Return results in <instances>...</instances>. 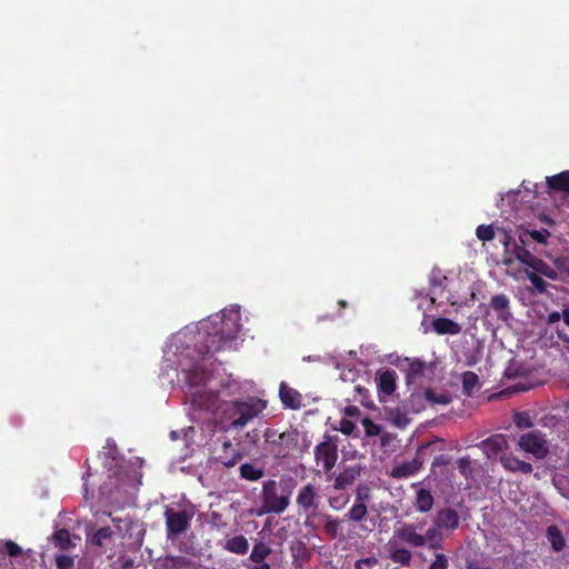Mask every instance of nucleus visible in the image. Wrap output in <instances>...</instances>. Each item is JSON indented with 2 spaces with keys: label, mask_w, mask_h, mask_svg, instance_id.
<instances>
[{
  "label": "nucleus",
  "mask_w": 569,
  "mask_h": 569,
  "mask_svg": "<svg viewBox=\"0 0 569 569\" xmlns=\"http://www.w3.org/2000/svg\"><path fill=\"white\" fill-rule=\"evenodd\" d=\"M186 380L190 389L201 387L209 380V373L202 366L196 365L186 373Z\"/></svg>",
  "instance_id": "nucleus-24"
},
{
  "label": "nucleus",
  "mask_w": 569,
  "mask_h": 569,
  "mask_svg": "<svg viewBox=\"0 0 569 569\" xmlns=\"http://www.w3.org/2000/svg\"><path fill=\"white\" fill-rule=\"evenodd\" d=\"M431 326L435 332L438 335L456 336L461 332V326L449 318H436L432 320Z\"/></svg>",
  "instance_id": "nucleus-21"
},
{
  "label": "nucleus",
  "mask_w": 569,
  "mask_h": 569,
  "mask_svg": "<svg viewBox=\"0 0 569 569\" xmlns=\"http://www.w3.org/2000/svg\"><path fill=\"white\" fill-rule=\"evenodd\" d=\"M362 426L368 437H375L380 435L381 432V427L377 425L375 421H372L370 418H363Z\"/></svg>",
  "instance_id": "nucleus-45"
},
{
  "label": "nucleus",
  "mask_w": 569,
  "mask_h": 569,
  "mask_svg": "<svg viewBox=\"0 0 569 569\" xmlns=\"http://www.w3.org/2000/svg\"><path fill=\"white\" fill-rule=\"evenodd\" d=\"M449 402V399L447 396L445 395H440V396H437V398L433 399V403H441V405H446Z\"/></svg>",
  "instance_id": "nucleus-58"
},
{
  "label": "nucleus",
  "mask_w": 569,
  "mask_h": 569,
  "mask_svg": "<svg viewBox=\"0 0 569 569\" xmlns=\"http://www.w3.org/2000/svg\"><path fill=\"white\" fill-rule=\"evenodd\" d=\"M363 467L360 463H355L346 467L335 478L333 488L336 490H343L348 486L352 485L360 476Z\"/></svg>",
  "instance_id": "nucleus-13"
},
{
  "label": "nucleus",
  "mask_w": 569,
  "mask_h": 569,
  "mask_svg": "<svg viewBox=\"0 0 569 569\" xmlns=\"http://www.w3.org/2000/svg\"><path fill=\"white\" fill-rule=\"evenodd\" d=\"M478 375L475 373L473 371H466L462 375V389L466 395L470 396L473 389L478 386Z\"/></svg>",
  "instance_id": "nucleus-36"
},
{
  "label": "nucleus",
  "mask_w": 569,
  "mask_h": 569,
  "mask_svg": "<svg viewBox=\"0 0 569 569\" xmlns=\"http://www.w3.org/2000/svg\"><path fill=\"white\" fill-rule=\"evenodd\" d=\"M277 438L276 456L284 458L298 445L299 431L297 429H288L280 432V436H277Z\"/></svg>",
  "instance_id": "nucleus-12"
},
{
  "label": "nucleus",
  "mask_w": 569,
  "mask_h": 569,
  "mask_svg": "<svg viewBox=\"0 0 569 569\" xmlns=\"http://www.w3.org/2000/svg\"><path fill=\"white\" fill-rule=\"evenodd\" d=\"M443 536L442 529L436 525L430 527L425 533L418 531L415 523L403 522L395 528L392 537L385 546L388 558L402 567H409L413 559L411 549L426 548L427 543Z\"/></svg>",
  "instance_id": "nucleus-2"
},
{
  "label": "nucleus",
  "mask_w": 569,
  "mask_h": 569,
  "mask_svg": "<svg viewBox=\"0 0 569 569\" xmlns=\"http://www.w3.org/2000/svg\"><path fill=\"white\" fill-rule=\"evenodd\" d=\"M433 506V497L428 489L420 488L417 491L415 507L420 512H428Z\"/></svg>",
  "instance_id": "nucleus-29"
},
{
  "label": "nucleus",
  "mask_w": 569,
  "mask_h": 569,
  "mask_svg": "<svg viewBox=\"0 0 569 569\" xmlns=\"http://www.w3.org/2000/svg\"><path fill=\"white\" fill-rule=\"evenodd\" d=\"M443 540H445V537L443 536H439V539L437 540H432V541H429V543H427V548L430 549V550H442L443 549Z\"/></svg>",
  "instance_id": "nucleus-52"
},
{
  "label": "nucleus",
  "mask_w": 569,
  "mask_h": 569,
  "mask_svg": "<svg viewBox=\"0 0 569 569\" xmlns=\"http://www.w3.org/2000/svg\"><path fill=\"white\" fill-rule=\"evenodd\" d=\"M57 569H74V558L68 555H57L54 557Z\"/></svg>",
  "instance_id": "nucleus-41"
},
{
  "label": "nucleus",
  "mask_w": 569,
  "mask_h": 569,
  "mask_svg": "<svg viewBox=\"0 0 569 569\" xmlns=\"http://www.w3.org/2000/svg\"><path fill=\"white\" fill-rule=\"evenodd\" d=\"M322 520L325 521L323 525V532L325 535L330 539H336L341 530V520L338 518L332 517L328 513L321 515Z\"/></svg>",
  "instance_id": "nucleus-26"
},
{
  "label": "nucleus",
  "mask_w": 569,
  "mask_h": 569,
  "mask_svg": "<svg viewBox=\"0 0 569 569\" xmlns=\"http://www.w3.org/2000/svg\"><path fill=\"white\" fill-rule=\"evenodd\" d=\"M483 307L486 308V315H489V309H491L496 312L497 318L503 322L512 318V313L510 312V299L505 293L492 296L489 305Z\"/></svg>",
  "instance_id": "nucleus-11"
},
{
  "label": "nucleus",
  "mask_w": 569,
  "mask_h": 569,
  "mask_svg": "<svg viewBox=\"0 0 569 569\" xmlns=\"http://www.w3.org/2000/svg\"><path fill=\"white\" fill-rule=\"evenodd\" d=\"M222 549L237 556H244L249 551V541L243 535H227L223 542Z\"/></svg>",
  "instance_id": "nucleus-16"
},
{
  "label": "nucleus",
  "mask_w": 569,
  "mask_h": 569,
  "mask_svg": "<svg viewBox=\"0 0 569 569\" xmlns=\"http://www.w3.org/2000/svg\"><path fill=\"white\" fill-rule=\"evenodd\" d=\"M359 409L356 407V406H349L346 408V413L348 416H356V415H359Z\"/></svg>",
  "instance_id": "nucleus-59"
},
{
  "label": "nucleus",
  "mask_w": 569,
  "mask_h": 569,
  "mask_svg": "<svg viewBox=\"0 0 569 569\" xmlns=\"http://www.w3.org/2000/svg\"><path fill=\"white\" fill-rule=\"evenodd\" d=\"M433 525L445 531L452 532L459 528L460 517L455 509L442 508L437 511L433 518Z\"/></svg>",
  "instance_id": "nucleus-10"
},
{
  "label": "nucleus",
  "mask_w": 569,
  "mask_h": 569,
  "mask_svg": "<svg viewBox=\"0 0 569 569\" xmlns=\"http://www.w3.org/2000/svg\"><path fill=\"white\" fill-rule=\"evenodd\" d=\"M449 568V558L442 552H436L435 559L429 565L428 569H448Z\"/></svg>",
  "instance_id": "nucleus-42"
},
{
  "label": "nucleus",
  "mask_w": 569,
  "mask_h": 569,
  "mask_svg": "<svg viewBox=\"0 0 569 569\" xmlns=\"http://www.w3.org/2000/svg\"><path fill=\"white\" fill-rule=\"evenodd\" d=\"M407 361L409 362L408 368L406 370L407 385L422 383L423 379L427 377V371L429 369L426 361L418 358L412 360L407 359Z\"/></svg>",
  "instance_id": "nucleus-14"
},
{
  "label": "nucleus",
  "mask_w": 569,
  "mask_h": 569,
  "mask_svg": "<svg viewBox=\"0 0 569 569\" xmlns=\"http://www.w3.org/2000/svg\"><path fill=\"white\" fill-rule=\"evenodd\" d=\"M182 565V557H164L157 560L153 569H179Z\"/></svg>",
  "instance_id": "nucleus-34"
},
{
  "label": "nucleus",
  "mask_w": 569,
  "mask_h": 569,
  "mask_svg": "<svg viewBox=\"0 0 569 569\" xmlns=\"http://www.w3.org/2000/svg\"><path fill=\"white\" fill-rule=\"evenodd\" d=\"M254 566L250 567L249 569H271V566L267 562H253Z\"/></svg>",
  "instance_id": "nucleus-56"
},
{
  "label": "nucleus",
  "mask_w": 569,
  "mask_h": 569,
  "mask_svg": "<svg viewBox=\"0 0 569 569\" xmlns=\"http://www.w3.org/2000/svg\"><path fill=\"white\" fill-rule=\"evenodd\" d=\"M371 499V489L367 485H359L356 489L355 501L367 503Z\"/></svg>",
  "instance_id": "nucleus-43"
},
{
  "label": "nucleus",
  "mask_w": 569,
  "mask_h": 569,
  "mask_svg": "<svg viewBox=\"0 0 569 569\" xmlns=\"http://www.w3.org/2000/svg\"><path fill=\"white\" fill-rule=\"evenodd\" d=\"M411 473H412V469L409 463L397 466L393 468V471H392V475L395 477H408Z\"/></svg>",
  "instance_id": "nucleus-49"
},
{
  "label": "nucleus",
  "mask_w": 569,
  "mask_h": 569,
  "mask_svg": "<svg viewBox=\"0 0 569 569\" xmlns=\"http://www.w3.org/2000/svg\"><path fill=\"white\" fill-rule=\"evenodd\" d=\"M51 540L53 545L60 550H69L74 547L76 543L71 540V535L67 529H58L53 532Z\"/></svg>",
  "instance_id": "nucleus-28"
},
{
  "label": "nucleus",
  "mask_w": 569,
  "mask_h": 569,
  "mask_svg": "<svg viewBox=\"0 0 569 569\" xmlns=\"http://www.w3.org/2000/svg\"><path fill=\"white\" fill-rule=\"evenodd\" d=\"M500 463L506 470L511 472H520L523 475H529L532 472L531 463L520 460L512 453H503L500 457Z\"/></svg>",
  "instance_id": "nucleus-19"
},
{
  "label": "nucleus",
  "mask_w": 569,
  "mask_h": 569,
  "mask_svg": "<svg viewBox=\"0 0 569 569\" xmlns=\"http://www.w3.org/2000/svg\"><path fill=\"white\" fill-rule=\"evenodd\" d=\"M368 515L367 503L353 502L351 508L343 516V520L351 522H361Z\"/></svg>",
  "instance_id": "nucleus-27"
},
{
  "label": "nucleus",
  "mask_w": 569,
  "mask_h": 569,
  "mask_svg": "<svg viewBox=\"0 0 569 569\" xmlns=\"http://www.w3.org/2000/svg\"><path fill=\"white\" fill-rule=\"evenodd\" d=\"M313 455L316 463L322 466L323 472L330 473L338 460L337 438L326 436L325 440L315 447Z\"/></svg>",
  "instance_id": "nucleus-6"
},
{
  "label": "nucleus",
  "mask_w": 569,
  "mask_h": 569,
  "mask_svg": "<svg viewBox=\"0 0 569 569\" xmlns=\"http://www.w3.org/2000/svg\"><path fill=\"white\" fill-rule=\"evenodd\" d=\"M0 555L18 558L22 555V548L12 540H0Z\"/></svg>",
  "instance_id": "nucleus-33"
},
{
  "label": "nucleus",
  "mask_w": 569,
  "mask_h": 569,
  "mask_svg": "<svg viewBox=\"0 0 569 569\" xmlns=\"http://www.w3.org/2000/svg\"><path fill=\"white\" fill-rule=\"evenodd\" d=\"M388 419L393 426L398 428H406L410 422L407 412L400 408H392L388 410Z\"/></svg>",
  "instance_id": "nucleus-32"
},
{
  "label": "nucleus",
  "mask_w": 569,
  "mask_h": 569,
  "mask_svg": "<svg viewBox=\"0 0 569 569\" xmlns=\"http://www.w3.org/2000/svg\"><path fill=\"white\" fill-rule=\"evenodd\" d=\"M355 429H356V423L346 418L340 420L339 427L337 428V430H339L340 432H342L346 436H350L355 431Z\"/></svg>",
  "instance_id": "nucleus-48"
},
{
  "label": "nucleus",
  "mask_w": 569,
  "mask_h": 569,
  "mask_svg": "<svg viewBox=\"0 0 569 569\" xmlns=\"http://www.w3.org/2000/svg\"><path fill=\"white\" fill-rule=\"evenodd\" d=\"M338 303H339L341 307H343V308L347 306V302H346L345 300H339V302H338Z\"/></svg>",
  "instance_id": "nucleus-60"
},
{
  "label": "nucleus",
  "mask_w": 569,
  "mask_h": 569,
  "mask_svg": "<svg viewBox=\"0 0 569 569\" xmlns=\"http://www.w3.org/2000/svg\"><path fill=\"white\" fill-rule=\"evenodd\" d=\"M120 569H133L134 568V560L130 557H120Z\"/></svg>",
  "instance_id": "nucleus-53"
},
{
  "label": "nucleus",
  "mask_w": 569,
  "mask_h": 569,
  "mask_svg": "<svg viewBox=\"0 0 569 569\" xmlns=\"http://www.w3.org/2000/svg\"><path fill=\"white\" fill-rule=\"evenodd\" d=\"M296 503L298 508L307 515V519L305 521L306 528L316 529L313 522L310 521V517L316 513L320 503L316 486L309 482L301 487L297 495Z\"/></svg>",
  "instance_id": "nucleus-7"
},
{
  "label": "nucleus",
  "mask_w": 569,
  "mask_h": 569,
  "mask_svg": "<svg viewBox=\"0 0 569 569\" xmlns=\"http://www.w3.org/2000/svg\"><path fill=\"white\" fill-rule=\"evenodd\" d=\"M240 476L246 480L257 481L264 476V470L252 463L246 462L240 466Z\"/></svg>",
  "instance_id": "nucleus-31"
},
{
  "label": "nucleus",
  "mask_w": 569,
  "mask_h": 569,
  "mask_svg": "<svg viewBox=\"0 0 569 569\" xmlns=\"http://www.w3.org/2000/svg\"><path fill=\"white\" fill-rule=\"evenodd\" d=\"M279 397L284 408L298 410L302 406V396L296 389L281 382L279 387Z\"/></svg>",
  "instance_id": "nucleus-17"
},
{
  "label": "nucleus",
  "mask_w": 569,
  "mask_h": 569,
  "mask_svg": "<svg viewBox=\"0 0 569 569\" xmlns=\"http://www.w3.org/2000/svg\"><path fill=\"white\" fill-rule=\"evenodd\" d=\"M515 422L520 428H529L531 427L530 418L520 413L516 415Z\"/></svg>",
  "instance_id": "nucleus-51"
},
{
  "label": "nucleus",
  "mask_w": 569,
  "mask_h": 569,
  "mask_svg": "<svg viewBox=\"0 0 569 569\" xmlns=\"http://www.w3.org/2000/svg\"><path fill=\"white\" fill-rule=\"evenodd\" d=\"M297 486V480L289 477L276 480H268L262 486L261 502L263 510L269 513L280 515L290 503V497Z\"/></svg>",
  "instance_id": "nucleus-4"
},
{
  "label": "nucleus",
  "mask_w": 569,
  "mask_h": 569,
  "mask_svg": "<svg viewBox=\"0 0 569 569\" xmlns=\"http://www.w3.org/2000/svg\"><path fill=\"white\" fill-rule=\"evenodd\" d=\"M527 278L530 281V283L533 286V288L539 293L547 292V283L546 281L540 277V273L536 272H527Z\"/></svg>",
  "instance_id": "nucleus-39"
},
{
  "label": "nucleus",
  "mask_w": 569,
  "mask_h": 569,
  "mask_svg": "<svg viewBox=\"0 0 569 569\" xmlns=\"http://www.w3.org/2000/svg\"><path fill=\"white\" fill-rule=\"evenodd\" d=\"M560 319H562V313H560L558 311H553V312L549 313V316H548V323L549 325L557 323L560 321Z\"/></svg>",
  "instance_id": "nucleus-55"
},
{
  "label": "nucleus",
  "mask_w": 569,
  "mask_h": 569,
  "mask_svg": "<svg viewBox=\"0 0 569 569\" xmlns=\"http://www.w3.org/2000/svg\"><path fill=\"white\" fill-rule=\"evenodd\" d=\"M476 234L481 241H491L495 238V230L492 226L480 224L476 230Z\"/></svg>",
  "instance_id": "nucleus-44"
},
{
  "label": "nucleus",
  "mask_w": 569,
  "mask_h": 569,
  "mask_svg": "<svg viewBox=\"0 0 569 569\" xmlns=\"http://www.w3.org/2000/svg\"><path fill=\"white\" fill-rule=\"evenodd\" d=\"M209 523L218 530L224 529L228 526V523L223 520L222 515L213 510L209 513Z\"/></svg>",
  "instance_id": "nucleus-47"
},
{
  "label": "nucleus",
  "mask_w": 569,
  "mask_h": 569,
  "mask_svg": "<svg viewBox=\"0 0 569 569\" xmlns=\"http://www.w3.org/2000/svg\"><path fill=\"white\" fill-rule=\"evenodd\" d=\"M111 521H112L113 523H117V522H119V521H120V519L112 517V518H111Z\"/></svg>",
  "instance_id": "nucleus-61"
},
{
  "label": "nucleus",
  "mask_w": 569,
  "mask_h": 569,
  "mask_svg": "<svg viewBox=\"0 0 569 569\" xmlns=\"http://www.w3.org/2000/svg\"><path fill=\"white\" fill-rule=\"evenodd\" d=\"M425 397L428 401L433 403V399L437 398V395L435 393V391L432 389L428 388L425 391Z\"/></svg>",
  "instance_id": "nucleus-57"
},
{
  "label": "nucleus",
  "mask_w": 569,
  "mask_h": 569,
  "mask_svg": "<svg viewBox=\"0 0 569 569\" xmlns=\"http://www.w3.org/2000/svg\"><path fill=\"white\" fill-rule=\"evenodd\" d=\"M488 458L496 457L507 447L506 437L501 433L490 436L477 445Z\"/></svg>",
  "instance_id": "nucleus-15"
},
{
  "label": "nucleus",
  "mask_w": 569,
  "mask_h": 569,
  "mask_svg": "<svg viewBox=\"0 0 569 569\" xmlns=\"http://www.w3.org/2000/svg\"><path fill=\"white\" fill-rule=\"evenodd\" d=\"M562 321L563 325L567 327L560 328L559 326L556 328L558 338L565 342H569V309L562 310Z\"/></svg>",
  "instance_id": "nucleus-38"
},
{
  "label": "nucleus",
  "mask_w": 569,
  "mask_h": 569,
  "mask_svg": "<svg viewBox=\"0 0 569 569\" xmlns=\"http://www.w3.org/2000/svg\"><path fill=\"white\" fill-rule=\"evenodd\" d=\"M190 396L194 411L209 412L216 409L217 420L224 431L242 429L266 408L264 401L253 397L243 401H226L217 407L216 392L196 390Z\"/></svg>",
  "instance_id": "nucleus-1"
},
{
  "label": "nucleus",
  "mask_w": 569,
  "mask_h": 569,
  "mask_svg": "<svg viewBox=\"0 0 569 569\" xmlns=\"http://www.w3.org/2000/svg\"><path fill=\"white\" fill-rule=\"evenodd\" d=\"M241 459L242 453L237 448H234L231 442H223L221 452L218 456V460L223 466L233 467Z\"/></svg>",
  "instance_id": "nucleus-22"
},
{
  "label": "nucleus",
  "mask_w": 569,
  "mask_h": 569,
  "mask_svg": "<svg viewBox=\"0 0 569 569\" xmlns=\"http://www.w3.org/2000/svg\"><path fill=\"white\" fill-rule=\"evenodd\" d=\"M378 389L385 396H391L397 387V373L392 369H387L378 375Z\"/></svg>",
  "instance_id": "nucleus-20"
},
{
  "label": "nucleus",
  "mask_w": 569,
  "mask_h": 569,
  "mask_svg": "<svg viewBox=\"0 0 569 569\" xmlns=\"http://www.w3.org/2000/svg\"><path fill=\"white\" fill-rule=\"evenodd\" d=\"M112 530L110 527H102L98 529L90 538L92 545L102 547L106 540L111 539Z\"/></svg>",
  "instance_id": "nucleus-37"
},
{
  "label": "nucleus",
  "mask_w": 569,
  "mask_h": 569,
  "mask_svg": "<svg viewBox=\"0 0 569 569\" xmlns=\"http://www.w3.org/2000/svg\"><path fill=\"white\" fill-rule=\"evenodd\" d=\"M547 186L550 190L569 193V170L547 177Z\"/></svg>",
  "instance_id": "nucleus-25"
},
{
  "label": "nucleus",
  "mask_w": 569,
  "mask_h": 569,
  "mask_svg": "<svg viewBox=\"0 0 569 569\" xmlns=\"http://www.w3.org/2000/svg\"><path fill=\"white\" fill-rule=\"evenodd\" d=\"M518 446L521 450L531 453L537 459H543L549 453L546 436L539 430L521 435Z\"/></svg>",
  "instance_id": "nucleus-8"
},
{
  "label": "nucleus",
  "mask_w": 569,
  "mask_h": 569,
  "mask_svg": "<svg viewBox=\"0 0 569 569\" xmlns=\"http://www.w3.org/2000/svg\"><path fill=\"white\" fill-rule=\"evenodd\" d=\"M292 557V565L296 569H301L311 558V551L302 540H295L289 546Z\"/></svg>",
  "instance_id": "nucleus-18"
},
{
  "label": "nucleus",
  "mask_w": 569,
  "mask_h": 569,
  "mask_svg": "<svg viewBox=\"0 0 569 569\" xmlns=\"http://www.w3.org/2000/svg\"><path fill=\"white\" fill-rule=\"evenodd\" d=\"M377 562L378 560L375 557L363 558L356 562V569H361V565L373 567Z\"/></svg>",
  "instance_id": "nucleus-54"
},
{
  "label": "nucleus",
  "mask_w": 569,
  "mask_h": 569,
  "mask_svg": "<svg viewBox=\"0 0 569 569\" xmlns=\"http://www.w3.org/2000/svg\"><path fill=\"white\" fill-rule=\"evenodd\" d=\"M239 313H230L223 315L219 318L220 328L214 332H207L200 345L198 346V351L202 356L213 355L220 351L227 342H231L236 339L239 330Z\"/></svg>",
  "instance_id": "nucleus-3"
},
{
  "label": "nucleus",
  "mask_w": 569,
  "mask_h": 569,
  "mask_svg": "<svg viewBox=\"0 0 569 569\" xmlns=\"http://www.w3.org/2000/svg\"><path fill=\"white\" fill-rule=\"evenodd\" d=\"M447 281V277L442 274L441 270L438 268L432 269L430 277V284L433 288H442L445 282Z\"/></svg>",
  "instance_id": "nucleus-46"
},
{
  "label": "nucleus",
  "mask_w": 569,
  "mask_h": 569,
  "mask_svg": "<svg viewBox=\"0 0 569 569\" xmlns=\"http://www.w3.org/2000/svg\"><path fill=\"white\" fill-rule=\"evenodd\" d=\"M515 253L521 263L533 270L532 272L540 273L551 280L558 279V271L542 259L531 253L527 248H525V246H517Z\"/></svg>",
  "instance_id": "nucleus-9"
},
{
  "label": "nucleus",
  "mask_w": 569,
  "mask_h": 569,
  "mask_svg": "<svg viewBox=\"0 0 569 569\" xmlns=\"http://www.w3.org/2000/svg\"><path fill=\"white\" fill-rule=\"evenodd\" d=\"M546 538L555 552H561L566 548V538L558 526H548L546 529Z\"/></svg>",
  "instance_id": "nucleus-23"
},
{
  "label": "nucleus",
  "mask_w": 569,
  "mask_h": 569,
  "mask_svg": "<svg viewBox=\"0 0 569 569\" xmlns=\"http://www.w3.org/2000/svg\"><path fill=\"white\" fill-rule=\"evenodd\" d=\"M163 517L167 540L174 541L190 529L194 507L192 505L183 508L166 507Z\"/></svg>",
  "instance_id": "nucleus-5"
},
{
  "label": "nucleus",
  "mask_w": 569,
  "mask_h": 569,
  "mask_svg": "<svg viewBox=\"0 0 569 569\" xmlns=\"http://www.w3.org/2000/svg\"><path fill=\"white\" fill-rule=\"evenodd\" d=\"M271 548L263 541H257L253 545L249 560L251 562H263L271 555Z\"/></svg>",
  "instance_id": "nucleus-30"
},
{
  "label": "nucleus",
  "mask_w": 569,
  "mask_h": 569,
  "mask_svg": "<svg viewBox=\"0 0 569 569\" xmlns=\"http://www.w3.org/2000/svg\"><path fill=\"white\" fill-rule=\"evenodd\" d=\"M549 236H550V232L547 229L526 230L520 234V240L523 246L526 243V238H528V237L539 243H546V240Z\"/></svg>",
  "instance_id": "nucleus-35"
},
{
  "label": "nucleus",
  "mask_w": 569,
  "mask_h": 569,
  "mask_svg": "<svg viewBox=\"0 0 569 569\" xmlns=\"http://www.w3.org/2000/svg\"><path fill=\"white\" fill-rule=\"evenodd\" d=\"M459 472L468 479L472 475V461L470 457H461L456 461Z\"/></svg>",
  "instance_id": "nucleus-40"
},
{
  "label": "nucleus",
  "mask_w": 569,
  "mask_h": 569,
  "mask_svg": "<svg viewBox=\"0 0 569 569\" xmlns=\"http://www.w3.org/2000/svg\"><path fill=\"white\" fill-rule=\"evenodd\" d=\"M277 436H280V433L277 430H274V429L268 428L264 431V439L270 445L276 446L277 440H278Z\"/></svg>",
  "instance_id": "nucleus-50"
}]
</instances>
